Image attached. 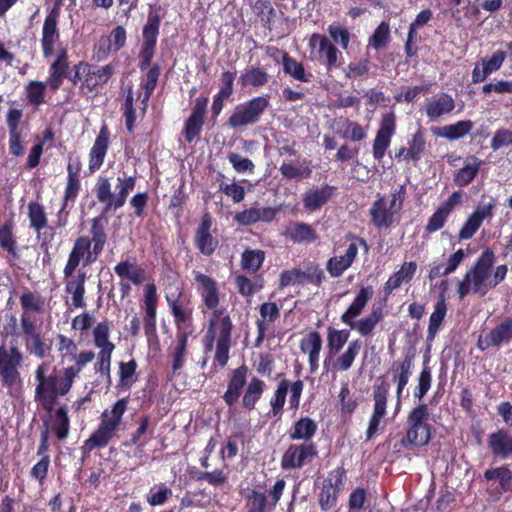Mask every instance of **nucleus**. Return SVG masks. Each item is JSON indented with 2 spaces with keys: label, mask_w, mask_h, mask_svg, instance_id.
I'll return each instance as SVG.
<instances>
[{
  "label": "nucleus",
  "mask_w": 512,
  "mask_h": 512,
  "mask_svg": "<svg viewBox=\"0 0 512 512\" xmlns=\"http://www.w3.org/2000/svg\"><path fill=\"white\" fill-rule=\"evenodd\" d=\"M114 272L120 278H127L133 284H140L144 280V270L129 261H121L114 267Z\"/></svg>",
  "instance_id": "obj_56"
},
{
  "label": "nucleus",
  "mask_w": 512,
  "mask_h": 512,
  "mask_svg": "<svg viewBox=\"0 0 512 512\" xmlns=\"http://www.w3.org/2000/svg\"><path fill=\"white\" fill-rule=\"evenodd\" d=\"M390 40V27L387 22H381L369 37L368 45L376 50L385 49Z\"/></svg>",
  "instance_id": "obj_61"
},
{
  "label": "nucleus",
  "mask_w": 512,
  "mask_h": 512,
  "mask_svg": "<svg viewBox=\"0 0 512 512\" xmlns=\"http://www.w3.org/2000/svg\"><path fill=\"white\" fill-rule=\"evenodd\" d=\"M350 337L347 329L337 330L333 327L327 329V349L330 356L336 355L346 344Z\"/></svg>",
  "instance_id": "obj_50"
},
{
  "label": "nucleus",
  "mask_w": 512,
  "mask_h": 512,
  "mask_svg": "<svg viewBox=\"0 0 512 512\" xmlns=\"http://www.w3.org/2000/svg\"><path fill=\"white\" fill-rule=\"evenodd\" d=\"M110 144V130L107 124H103L89 151L88 169L90 173L98 171L105 160Z\"/></svg>",
  "instance_id": "obj_26"
},
{
  "label": "nucleus",
  "mask_w": 512,
  "mask_h": 512,
  "mask_svg": "<svg viewBox=\"0 0 512 512\" xmlns=\"http://www.w3.org/2000/svg\"><path fill=\"white\" fill-rule=\"evenodd\" d=\"M193 332L194 330H176V344L170 353L173 372H177L183 368L187 353L188 339Z\"/></svg>",
  "instance_id": "obj_37"
},
{
  "label": "nucleus",
  "mask_w": 512,
  "mask_h": 512,
  "mask_svg": "<svg viewBox=\"0 0 512 512\" xmlns=\"http://www.w3.org/2000/svg\"><path fill=\"white\" fill-rule=\"evenodd\" d=\"M74 365L64 368L65 370V383L73 386L75 378L82 371V369L95 358V353L91 350L81 351L77 356L75 355Z\"/></svg>",
  "instance_id": "obj_43"
},
{
  "label": "nucleus",
  "mask_w": 512,
  "mask_h": 512,
  "mask_svg": "<svg viewBox=\"0 0 512 512\" xmlns=\"http://www.w3.org/2000/svg\"><path fill=\"white\" fill-rule=\"evenodd\" d=\"M62 0H56L47 13L42 26L41 48L45 58L51 57L56 46L60 44V30L58 27L61 15Z\"/></svg>",
  "instance_id": "obj_13"
},
{
  "label": "nucleus",
  "mask_w": 512,
  "mask_h": 512,
  "mask_svg": "<svg viewBox=\"0 0 512 512\" xmlns=\"http://www.w3.org/2000/svg\"><path fill=\"white\" fill-rule=\"evenodd\" d=\"M24 344L26 350L39 359L44 358L51 350V346L45 342L40 332L25 338Z\"/></svg>",
  "instance_id": "obj_59"
},
{
  "label": "nucleus",
  "mask_w": 512,
  "mask_h": 512,
  "mask_svg": "<svg viewBox=\"0 0 512 512\" xmlns=\"http://www.w3.org/2000/svg\"><path fill=\"white\" fill-rule=\"evenodd\" d=\"M172 496V490L165 484L154 485L146 495V501L151 506L164 505Z\"/></svg>",
  "instance_id": "obj_62"
},
{
  "label": "nucleus",
  "mask_w": 512,
  "mask_h": 512,
  "mask_svg": "<svg viewBox=\"0 0 512 512\" xmlns=\"http://www.w3.org/2000/svg\"><path fill=\"white\" fill-rule=\"evenodd\" d=\"M310 45L318 47L319 61L326 66L328 72L339 66L338 59L341 57V52L324 35L313 34Z\"/></svg>",
  "instance_id": "obj_29"
},
{
  "label": "nucleus",
  "mask_w": 512,
  "mask_h": 512,
  "mask_svg": "<svg viewBox=\"0 0 512 512\" xmlns=\"http://www.w3.org/2000/svg\"><path fill=\"white\" fill-rule=\"evenodd\" d=\"M160 24L161 16L156 12H149L147 22L142 29V45L139 53V68L141 71H145L150 66L154 57Z\"/></svg>",
  "instance_id": "obj_14"
},
{
  "label": "nucleus",
  "mask_w": 512,
  "mask_h": 512,
  "mask_svg": "<svg viewBox=\"0 0 512 512\" xmlns=\"http://www.w3.org/2000/svg\"><path fill=\"white\" fill-rule=\"evenodd\" d=\"M496 256L492 249L486 248L478 257L474 265L465 273L463 279L458 283L457 293L460 299L469 293L485 295L489 290L495 288L506 278L507 265H499L491 272Z\"/></svg>",
  "instance_id": "obj_1"
},
{
  "label": "nucleus",
  "mask_w": 512,
  "mask_h": 512,
  "mask_svg": "<svg viewBox=\"0 0 512 512\" xmlns=\"http://www.w3.org/2000/svg\"><path fill=\"white\" fill-rule=\"evenodd\" d=\"M406 189L402 185L393 194L391 200L380 196L371 206L369 213L371 223L376 228H388L394 222V215L401 209Z\"/></svg>",
  "instance_id": "obj_9"
},
{
  "label": "nucleus",
  "mask_w": 512,
  "mask_h": 512,
  "mask_svg": "<svg viewBox=\"0 0 512 512\" xmlns=\"http://www.w3.org/2000/svg\"><path fill=\"white\" fill-rule=\"evenodd\" d=\"M232 320L229 315L222 316L219 321V333L217 336L214 360L221 367H225L229 361L231 347Z\"/></svg>",
  "instance_id": "obj_27"
},
{
  "label": "nucleus",
  "mask_w": 512,
  "mask_h": 512,
  "mask_svg": "<svg viewBox=\"0 0 512 512\" xmlns=\"http://www.w3.org/2000/svg\"><path fill=\"white\" fill-rule=\"evenodd\" d=\"M128 403V398L118 399L110 409H105L101 413L98 427L84 441L82 446L84 453L103 449L109 445L120 429L123 415L128 409Z\"/></svg>",
  "instance_id": "obj_3"
},
{
  "label": "nucleus",
  "mask_w": 512,
  "mask_h": 512,
  "mask_svg": "<svg viewBox=\"0 0 512 512\" xmlns=\"http://www.w3.org/2000/svg\"><path fill=\"white\" fill-rule=\"evenodd\" d=\"M212 217L209 213H205L200 224L195 230L194 245L198 251L207 257L212 256L219 247V240L211 233Z\"/></svg>",
  "instance_id": "obj_20"
},
{
  "label": "nucleus",
  "mask_w": 512,
  "mask_h": 512,
  "mask_svg": "<svg viewBox=\"0 0 512 512\" xmlns=\"http://www.w3.org/2000/svg\"><path fill=\"white\" fill-rule=\"evenodd\" d=\"M447 312V306L444 298L439 299L435 306L434 311L432 312L430 319H429V326H428V338L430 340L434 339L435 335L437 334L440 326L443 323V320L446 316Z\"/></svg>",
  "instance_id": "obj_58"
},
{
  "label": "nucleus",
  "mask_w": 512,
  "mask_h": 512,
  "mask_svg": "<svg viewBox=\"0 0 512 512\" xmlns=\"http://www.w3.org/2000/svg\"><path fill=\"white\" fill-rule=\"evenodd\" d=\"M282 65L285 74L300 82H310L312 74L306 73L304 65L286 52H284L282 56Z\"/></svg>",
  "instance_id": "obj_42"
},
{
  "label": "nucleus",
  "mask_w": 512,
  "mask_h": 512,
  "mask_svg": "<svg viewBox=\"0 0 512 512\" xmlns=\"http://www.w3.org/2000/svg\"><path fill=\"white\" fill-rule=\"evenodd\" d=\"M248 372V366L243 363L229 374L227 388L222 396L223 401L229 408L234 407L238 403L240 396L244 392L248 383Z\"/></svg>",
  "instance_id": "obj_21"
},
{
  "label": "nucleus",
  "mask_w": 512,
  "mask_h": 512,
  "mask_svg": "<svg viewBox=\"0 0 512 512\" xmlns=\"http://www.w3.org/2000/svg\"><path fill=\"white\" fill-rule=\"evenodd\" d=\"M208 101V96L196 98L191 114L184 124L183 135L186 142L191 143L200 136L205 121Z\"/></svg>",
  "instance_id": "obj_18"
},
{
  "label": "nucleus",
  "mask_w": 512,
  "mask_h": 512,
  "mask_svg": "<svg viewBox=\"0 0 512 512\" xmlns=\"http://www.w3.org/2000/svg\"><path fill=\"white\" fill-rule=\"evenodd\" d=\"M286 487L284 479H278L267 496L265 492L251 490L245 497L246 512H273Z\"/></svg>",
  "instance_id": "obj_15"
},
{
  "label": "nucleus",
  "mask_w": 512,
  "mask_h": 512,
  "mask_svg": "<svg viewBox=\"0 0 512 512\" xmlns=\"http://www.w3.org/2000/svg\"><path fill=\"white\" fill-rule=\"evenodd\" d=\"M87 67L89 72H85L83 89L88 92H93L97 87L107 84L115 72L112 64L95 66L87 62Z\"/></svg>",
  "instance_id": "obj_30"
},
{
  "label": "nucleus",
  "mask_w": 512,
  "mask_h": 512,
  "mask_svg": "<svg viewBox=\"0 0 512 512\" xmlns=\"http://www.w3.org/2000/svg\"><path fill=\"white\" fill-rule=\"evenodd\" d=\"M268 82V74L265 70L254 67L246 70L239 77V83L242 87L253 86L262 87Z\"/></svg>",
  "instance_id": "obj_57"
},
{
  "label": "nucleus",
  "mask_w": 512,
  "mask_h": 512,
  "mask_svg": "<svg viewBox=\"0 0 512 512\" xmlns=\"http://www.w3.org/2000/svg\"><path fill=\"white\" fill-rule=\"evenodd\" d=\"M234 282L238 293L244 297H251L264 287L262 276H257L254 280H251L247 276L239 274L235 276Z\"/></svg>",
  "instance_id": "obj_47"
},
{
  "label": "nucleus",
  "mask_w": 512,
  "mask_h": 512,
  "mask_svg": "<svg viewBox=\"0 0 512 512\" xmlns=\"http://www.w3.org/2000/svg\"><path fill=\"white\" fill-rule=\"evenodd\" d=\"M165 298L174 318L176 330H194L191 298L184 293L183 288L177 286L175 291L167 293Z\"/></svg>",
  "instance_id": "obj_10"
},
{
  "label": "nucleus",
  "mask_w": 512,
  "mask_h": 512,
  "mask_svg": "<svg viewBox=\"0 0 512 512\" xmlns=\"http://www.w3.org/2000/svg\"><path fill=\"white\" fill-rule=\"evenodd\" d=\"M146 69H148V70L145 74V79L143 82V88H144L145 93H144V98L142 100L144 107L146 106V103L149 100V98L151 97V95L153 94V92L157 86L160 73H161V67L158 63H154V64L151 63L150 66L147 67Z\"/></svg>",
  "instance_id": "obj_60"
},
{
  "label": "nucleus",
  "mask_w": 512,
  "mask_h": 512,
  "mask_svg": "<svg viewBox=\"0 0 512 512\" xmlns=\"http://www.w3.org/2000/svg\"><path fill=\"white\" fill-rule=\"evenodd\" d=\"M13 223L8 221L0 226V246L13 258H18L17 239L13 233Z\"/></svg>",
  "instance_id": "obj_49"
},
{
  "label": "nucleus",
  "mask_w": 512,
  "mask_h": 512,
  "mask_svg": "<svg viewBox=\"0 0 512 512\" xmlns=\"http://www.w3.org/2000/svg\"><path fill=\"white\" fill-rule=\"evenodd\" d=\"M47 86V81H30L25 86L27 102L36 108L44 104Z\"/></svg>",
  "instance_id": "obj_52"
},
{
  "label": "nucleus",
  "mask_w": 512,
  "mask_h": 512,
  "mask_svg": "<svg viewBox=\"0 0 512 512\" xmlns=\"http://www.w3.org/2000/svg\"><path fill=\"white\" fill-rule=\"evenodd\" d=\"M280 317V308L275 302H264L259 306V318L256 320L257 337L255 347H260L269 333L273 335V324Z\"/></svg>",
  "instance_id": "obj_17"
},
{
  "label": "nucleus",
  "mask_w": 512,
  "mask_h": 512,
  "mask_svg": "<svg viewBox=\"0 0 512 512\" xmlns=\"http://www.w3.org/2000/svg\"><path fill=\"white\" fill-rule=\"evenodd\" d=\"M318 425L308 416L301 417L293 423L288 430V437L292 441L313 442Z\"/></svg>",
  "instance_id": "obj_32"
},
{
  "label": "nucleus",
  "mask_w": 512,
  "mask_h": 512,
  "mask_svg": "<svg viewBox=\"0 0 512 512\" xmlns=\"http://www.w3.org/2000/svg\"><path fill=\"white\" fill-rule=\"evenodd\" d=\"M332 196V188L325 185L321 189H317L307 193L303 198V203L306 209L315 211L325 205Z\"/></svg>",
  "instance_id": "obj_46"
},
{
  "label": "nucleus",
  "mask_w": 512,
  "mask_h": 512,
  "mask_svg": "<svg viewBox=\"0 0 512 512\" xmlns=\"http://www.w3.org/2000/svg\"><path fill=\"white\" fill-rule=\"evenodd\" d=\"M277 210L272 207H251L238 212L235 216L236 221L241 225H252L258 221L271 222L275 219Z\"/></svg>",
  "instance_id": "obj_36"
},
{
  "label": "nucleus",
  "mask_w": 512,
  "mask_h": 512,
  "mask_svg": "<svg viewBox=\"0 0 512 512\" xmlns=\"http://www.w3.org/2000/svg\"><path fill=\"white\" fill-rule=\"evenodd\" d=\"M484 478L487 481L498 480L502 492L512 491V471L507 466L487 469Z\"/></svg>",
  "instance_id": "obj_51"
},
{
  "label": "nucleus",
  "mask_w": 512,
  "mask_h": 512,
  "mask_svg": "<svg viewBox=\"0 0 512 512\" xmlns=\"http://www.w3.org/2000/svg\"><path fill=\"white\" fill-rule=\"evenodd\" d=\"M24 355L17 345H0V384L12 391L22 386L21 368Z\"/></svg>",
  "instance_id": "obj_7"
},
{
  "label": "nucleus",
  "mask_w": 512,
  "mask_h": 512,
  "mask_svg": "<svg viewBox=\"0 0 512 512\" xmlns=\"http://www.w3.org/2000/svg\"><path fill=\"white\" fill-rule=\"evenodd\" d=\"M194 280L197 284V291L200 294L203 305L212 310L213 313L217 310L220 303V292L217 281L209 275L200 271H193Z\"/></svg>",
  "instance_id": "obj_23"
},
{
  "label": "nucleus",
  "mask_w": 512,
  "mask_h": 512,
  "mask_svg": "<svg viewBox=\"0 0 512 512\" xmlns=\"http://www.w3.org/2000/svg\"><path fill=\"white\" fill-rule=\"evenodd\" d=\"M90 234L91 238L87 236H79L75 239L73 247L69 253L68 260L63 269L65 277L72 276L81 261H83L84 267L90 266L103 252L107 243V234L103 218L101 216L92 218Z\"/></svg>",
  "instance_id": "obj_2"
},
{
  "label": "nucleus",
  "mask_w": 512,
  "mask_h": 512,
  "mask_svg": "<svg viewBox=\"0 0 512 512\" xmlns=\"http://www.w3.org/2000/svg\"><path fill=\"white\" fill-rule=\"evenodd\" d=\"M47 371L48 366L45 363L39 364L36 368L35 380L37 384L35 388V401L38 402L45 411L51 412L57 404L58 397L67 395L72 386L65 383V370H63L61 379L58 378L55 368L49 375Z\"/></svg>",
  "instance_id": "obj_5"
},
{
  "label": "nucleus",
  "mask_w": 512,
  "mask_h": 512,
  "mask_svg": "<svg viewBox=\"0 0 512 512\" xmlns=\"http://www.w3.org/2000/svg\"><path fill=\"white\" fill-rule=\"evenodd\" d=\"M388 393L389 384L385 381H381L373 387L374 408L365 433L366 440L373 439L380 429L381 422L386 415Z\"/></svg>",
  "instance_id": "obj_16"
},
{
  "label": "nucleus",
  "mask_w": 512,
  "mask_h": 512,
  "mask_svg": "<svg viewBox=\"0 0 512 512\" xmlns=\"http://www.w3.org/2000/svg\"><path fill=\"white\" fill-rule=\"evenodd\" d=\"M318 456V446L315 442H301L290 444L280 460L283 470H296L311 463Z\"/></svg>",
  "instance_id": "obj_12"
},
{
  "label": "nucleus",
  "mask_w": 512,
  "mask_h": 512,
  "mask_svg": "<svg viewBox=\"0 0 512 512\" xmlns=\"http://www.w3.org/2000/svg\"><path fill=\"white\" fill-rule=\"evenodd\" d=\"M395 128L394 114L391 112L384 114L373 142V156L376 160L380 161L384 157Z\"/></svg>",
  "instance_id": "obj_25"
},
{
  "label": "nucleus",
  "mask_w": 512,
  "mask_h": 512,
  "mask_svg": "<svg viewBox=\"0 0 512 512\" xmlns=\"http://www.w3.org/2000/svg\"><path fill=\"white\" fill-rule=\"evenodd\" d=\"M495 207L496 202L494 199L486 205H478L460 228L457 235L458 241L471 239L479 230L483 221L493 216Z\"/></svg>",
  "instance_id": "obj_19"
},
{
  "label": "nucleus",
  "mask_w": 512,
  "mask_h": 512,
  "mask_svg": "<svg viewBox=\"0 0 512 512\" xmlns=\"http://www.w3.org/2000/svg\"><path fill=\"white\" fill-rule=\"evenodd\" d=\"M482 164L483 160L475 155H469L464 162V166L454 174V184L458 187H466L471 184L477 177Z\"/></svg>",
  "instance_id": "obj_33"
},
{
  "label": "nucleus",
  "mask_w": 512,
  "mask_h": 512,
  "mask_svg": "<svg viewBox=\"0 0 512 512\" xmlns=\"http://www.w3.org/2000/svg\"><path fill=\"white\" fill-rule=\"evenodd\" d=\"M20 303L23 313H41L44 309V299L40 294L25 292L20 296Z\"/></svg>",
  "instance_id": "obj_63"
},
{
  "label": "nucleus",
  "mask_w": 512,
  "mask_h": 512,
  "mask_svg": "<svg viewBox=\"0 0 512 512\" xmlns=\"http://www.w3.org/2000/svg\"><path fill=\"white\" fill-rule=\"evenodd\" d=\"M362 347V342L359 339L349 342L346 351L341 354L334 367L338 371H347L351 368L355 358L359 354Z\"/></svg>",
  "instance_id": "obj_55"
},
{
  "label": "nucleus",
  "mask_w": 512,
  "mask_h": 512,
  "mask_svg": "<svg viewBox=\"0 0 512 512\" xmlns=\"http://www.w3.org/2000/svg\"><path fill=\"white\" fill-rule=\"evenodd\" d=\"M373 295L374 290L372 286L361 287L351 305L340 317L344 324L356 330L364 337L372 335L376 325L383 319L382 309L378 307L373 308L367 316L361 318L359 321H355L363 312Z\"/></svg>",
  "instance_id": "obj_4"
},
{
  "label": "nucleus",
  "mask_w": 512,
  "mask_h": 512,
  "mask_svg": "<svg viewBox=\"0 0 512 512\" xmlns=\"http://www.w3.org/2000/svg\"><path fill=\"white\" fill-rule=\"evenodd\" d=\"M358 254V246L350 243L345 255L331 257L326 264V269L332 277H340L354 262Z\"/></svg>",
  "instance_id": "obj_34"
},
{
  "label": "nucleus",
  "mask_w": 512,
  "mask_h": 512,
  "mask_svg": "<svg viewBox=\"0 0 512 512\" xmlns=\"http://www.w3.org/2000/svg\"><path fill=\"white\" fill-rule=\"evenodd\" d=\"M487 447L494 458L512 459V435L505 428L498 429L488 435Z\"/></svg>",
  "instance_id": "obj_28"
},
{
  "label": "nucleus",
  "mask_w": 512,
  "mask_h": 512,
  "mask_svg": "<svg viewBox=\"0 0 512 512\" xmlns=\"http://www.w3.org/2000/svg\"><path fill=\"white\" fill-rule=\"evenodd\" d=\"M137 361L132 358L127 362L119 363V382L118 387L121 389L129 390L132 385L137 381Z\"/></svg>",
  "instance_id": "obj_44"
},
{
  "label": "nucleus",
  "mask_w": 512,
  "mask_h": 512,
  "mask_svg": "<svg viewBox=\"0 0 512 512\" xmlns=\"http://www.w3.org/2000/svg\"><path fill=\"white\" fill-rule=\"evenodd\" d=\"M512 341V316L504 318L485 336H479L477 347L485 351L491 347H500Z\"/></svg>",
  "instance_id": "obj_22"
},
{
  "label": "nucleus",
  "mask_w": 512,
  "mask_h": 512,
  "mask_svg": "<svg viewBox=\"0 0 512 512\" xmlns=\"http://www.w3.org/2000/svg\"><path fill=\"white\" fill-rule=\"evenodd\" d=\"M265 388L266 384L262 379L255 376L252 377L243 392L241 401L242 407L248 411L254 410L256 404L261 399Z\"/></svg>",
  "instance_id": "obj_38"
},
{
  "label": "nucleus",
  "mask_w": 512,
  "mask_h": 512,
  "mask_svg": "<svg viewBox=\"0 0 512 512\" xmlns=\"http://www.w3.org/2000/svg\"><path fill=\"white\" fill-rule=\"evenodd\" d=\"M94 345L99 351H114L115 344L110 341V324L108 321L97 323L92 331Z\"/></svg>",
  "instance_id": "obj_45"
},
{
  "label": "nucleus",
  "mask_w": 512,
  "mask_h": 512,
  "mask_svg": "<svg viewBox=\"0 0 512 512\" xmlns=\"http://www.w3.org/2000/svg\"><path fill=\"white\" fill-rule=\"evenodd\" d=\"M346 476L347 471L343 465L328 472L318 494V503L323 512H327L337 505L340 492L344 488Z\"/></svg>",
  "instance_id": "obj_11"
},
{
  "label": "nucleus",
  "mask_w": 512,
  "mask_h": 512,
  "mask_svg": "<svg viewBox=\"0 0 512 512\" xmlns=\"http://www.w3.org/2000/svg\"><path fill=\"white\" fill-rule=\"evenodd\" d=\"M269 106L268 96L253 97L234 108L227 125L233 129L254 125L260 121Z\"/></svg>",
  "instance_id": "obj_8"
},
{
  "label": "nucleus",
  "mask_w": 512,
  "mask_h": 512,
  "mask_svg": "<svg viewBox=\"0 0 512 512\" xmlns=\"http://www.w3.org/2000/svg\"><path fill=\"white\" fill-rule=\"evenodd\" d=\"M454 108V99L451 95L444 92L428 98L425 103V111L430 119H437L444 114H449Z\"/></svg>",
  "instance_id": "obj_31"
},
{
  "label": "nucleus",
  "mask_w": 512,
  "mask_h": 512,
  "mask_svg": "<svg viewBox=\"0 0 512 512\" xmlns=\"http://www.w3.org/2000/svg\"><path fill=\"white\" fill-rule=\"evenodd\" d=\"M472 128L473 122L471 120H460L454 124L433 128L432 131L434 135L452 141L458 140L464 137L465 135L469 134Z\"/></svg>",
  "instance_id": "obj_39"
},
{
  "label": "nucleus",
  "mask_w": 512,
  "mask_h": 512,
  "mask_svg": "<svg viewBox=\"0 0 512 512\" xmlns=\"http://www.w3.org/2000/svg\"><path fill=\"white\" fill-rule=\"evenodd\" d=\"M290 386V382L287 379H283L279 382L277 389L275 390L271 400V410L269 412L270 416L280 417L282 415V411L286 402V397L288 393V389Z\"/></svg>",
  "instance_id": "obj_53"
},
{
  "label": "nucleus",
  "mask_w": 512,
  "mask_h": 512,
  "mask_svg": "<svg viewBox=\"0 0 512 512\" xmlns=\"http://www.w3.org/2000/svg\"><path fill=\"white\" fill-rule=\"evenodd\" d=\"M158 295L154 284H147L144 289V318L143 328L147 338L157 335Z\"/></svg>",
  "instance_id": "obj_24"
},
{
  "label": "nucleus",
  "mask_w": 512,
  "mask_h": 512,
  "mask_svg": "<svg viewBox=\"0 0 512 512\" xmlns=\"http://www.w3.org/2000/svg\"><path fill=\"white\" fill-rule=\"evenodd\" d=\"M29 227L34 230L39 237L42 230L48 225V217L44 206L36 201L29 202L27 206Z\"/></svg>",
  "instance_id": "obj_40"
},
{
  "label": "nucleus",
  "mask_w": 512,
  "mask_h": 512,
  "mask_svg": "<svg viewBox=\"0 0 512 512\" xmlns=\"http://www.w3.org/2000/svg\"><path fill=\"white\" fill-rule=\"evenodd\" d=\"M136 186L135 176H124L117 178V193H112L110 179L106 176H99L95 184V193L97 200L104 204V211L118 210L123 207L127 201L129 193Z\"/></svg>",
  "instance_id": "obj_6"
},
{
  "label": "nucleus",
  "mask_w": 512,
  "mask_h": 512,
  "mask_svg": "<svg viewBox=\"0 0 512 512\" xmlns=\"http://www.w3.org/2000/svg\"><path fill=\"white\" fill-rule=\"evenodd\" d=\"M283 235L293 243H312L317 239L315 229L304 222H290Z\"/></svg>",
  "instance_id": "obj_35"
},
{
  "label": "nucleus",
  "mask_w": 512,
  "mask_h": 512,
  "mask_svg": "<svg viewBox=\"0 0 512 512\" xmlns=\"http://www.w3.org/2000/svg\"><path fill=\"white\" fill-rule=\"evenodd\" d=\"M70 63L52 62L49 66V76L47 78L48 87L51 91L56 92L60 89L64 79L68 76Z\"/></svg>",
  "instance_id": "obj_48"
},
{
  "label": "nucleus",
  "mask_w": 512,
  "mask_h": 512,
  "mask_svg": "<svg viewBox=\"0 0 512 512\" xmlns=\"http://www.w3.org/2000/svg\"><path fill=\"white\" fill-rule=\"evenodd\" d=\"M194 478L197 481H206L208 484L219 487L228 483V473L224 469H215L213 471H199Z\"/></svg>",
  "instance_id": "obj_64"
},
{
  "label": "nucleus",
  "mask_w": 512,
  "mask_h": 512,
  "mask_svg": "<svg viewBox=\"0 0 512 512\" xmlns=\"http://www.w3.org/2000/svg\"><path fill=\"white\" fill-rule=\"evenodd\" d=\"M265 252L259 249H246L242 253L241 267L249 273H256L263 265Z\"/></svg>",
  "instance_id": "obj_54"
},
{
  "label": "nucleus",
  "mask_w": 512,
  "mask_h": 512,
  "mask_svg": "<svg viewBox=\"0 0 512 512\" xmlns=\"http://www.w3.org/2000/svg\"><path fill=\"white\" fill-rule=\"evenodd\" d=\"M416 265L414 262L405 263L401 268L389 277L384 286L385 294L389 295L393 290L401 286L402 283L408 282L412 279L415 272Z\"/></svg>",
  "instance_id": "obj_41"
}]
</instances>
